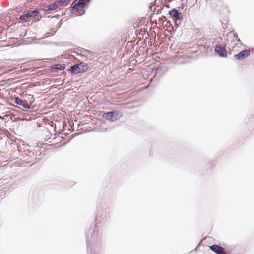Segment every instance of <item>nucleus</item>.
I'll return each mask as SVG.
<instances>
[{"instance_id":"obj_8","label":"nucleus","mask_w":254,"mask_h":254,"mask_svg":"<svg viewBox=\"0 0 254 254\" xmlns=\"http://www.w3.org/2000/svg\"><path fill=\"white\" fill-rule=\"evenodd\" d=\"M15 102L23 107L25 108H29L30 106L29 104L27 103V101L25 100H22V99H20L18 97L15 98Z\"/></svg>"},{"instance_id":"obj_11","label":"nucleus","mask_w":254,"mask_h":254,"mask_svg":"<svg viewBox=\"0 0 254 254\" xmlns=\"http://www.w3.org/2000/svg\"><path fill=\"white\" fill-rule=\"evenodd\" d=\"M169 14L171 17L174 18L176 23L177 20H179L181 19L178 10L175 9H173L170 10L169 12Z\"/></svg>"},{"instance_id":"obj_5","label":"nucleus","mask_w":254,"mask_h":254,"mask_svg":"<svg viewBox=\"0 0 254 254\" xmlns=\"http://www.w3.org/2000/svg\"><path fill=\"white\" fill-rule=\"evenodd\" d=\"M215 51L220 56L227 57V51L225 47L221 45H216L215 47Z\"/></svg>"},{"instance_id":"obj_13","label":"nucleus","mask_w":254,"mask_h":254,"mask_svg":"<svg viewBox=\"0 0 254 254\" xmlns=\"http://www.w3.org/2000/svg\"><path fill=\"white\" fill-rule=\"evenodd\" d=\"M89 0H76L74 1L73 3H75V5H79V6L80 5L84 7L86 4L89 1Z\"/></svg>"},{"instance_id":"obj_4","label":"nucleus","mask_w":254,"mask_h":254,"mask_svg":"<svg viewBox=\"0 0 254 254\" xmlns=\"http://www.w3.org/2000/svg\"><path fill=\"white\" fill-rule=\"evenodd\" d=\"M73 8L72 10V13L75 14V15L78 16L82 15L84 13L83 6H79V5H75V3H72Z\"/></svg>"},{"instance_id":"obj_10","label":"nucleus","mask_w":254,"mask_h":254,"mask_svg":"<svg viewBox=\"0 0 254 254\" xmlns=\"http://www.w3.org/2000/svg\"><path fill=\"white\" fill-rule=\"evenodd\" d=\"M57 8H59L58 7V5L56 2L55 1L53 3L44 6V8L43 9V10L44 11L47 12L48 11L54 10Z\"/></svg>"},{"instance_id":"obj_2","label":"nucleus","mask_w":254,"mask_h":254,"mask_svg":"<svg viewBox=\"0 0 254 254\" xmlns=\"http://www.w3.org/2000/svg\"><path fill=\"white\" fill-rule=\"evenodd\" d=\"M87 70V64L84 62H81L79 64L71 66L69 71L72 74H77L85 72Z\"/></svg>"},{"instance_id":"obj_12","label":"nucleus","mask_w":254,"mask_h":254,"mask_svg":"<svg viewBox=\"0 0 254 254\" xmlns=\"http://www.w3.org/2000/svg\"><path fill=\"white\" fill-rule=\"evenodd\" d=\"M55 2L57 4L59 9H61L62 7H64L68 4L67 0H59L55 1Z\"/></svg>"},{"instance_id":"obj_7","label":"nucleus","mask_w":254,"mask_h":254,"mask_svg":"<svg viewBox=\"0 0 254 254\" xmlns=\"http://www.w3.org/2000/svg\"><path fill=\"white\" fill-rule=\"evenodd\" d=\"M250 54L249 50H245L241 51L240 53L235 55V58L237 60L243 59L248 57Z\"/></svg>"},{"instance_id":"obj_9","label":"nucleus","mask_w":254,"mask_h":254,"mask_svg":"<svg viewBox=\"0 0 254 254\" xmlns=\"http://www.w3.org/2000/svg\"><path fill=\"white\" fill-rule=\"evenodd\" d=\"M115 115H118V113L116 112H109L105 113L103 117L107 120L113 121L116 119V118L114 117Z\"/></svg>"},{"instance_id":"obj_1","label":"nucleus","mask_w":254,"mask_h":254,"mask_svg":"<svg viewBox=\"0 0 254 254\" xmlns=\"http://www.w3.org/2000/svg\"><path fill=\"white\" fill-rule=\"evenodd\" d=\"M38 9H29V10L24 11L23 14L19 17V19L24 22H29L31 20L33 22H37L39 21L42 18V15L40 13Z\"/></svg>"},{"instance_id":"obj_3","label":"nucleus","mask_w":254,"mask_h":254,"mask_svg":"<svg viewBox=\"0 0 254 254\" xmlns=\"http://www.w3.org/2000/svg\"><path fill=\"white\" fill-rule=\"evenodd\" d=\"M237 40L241 44H242L241 40L239 38L237 33L230 32L227 35L226 45H228V48L234 50L235 47L232 43L233 41Z\"/></svg>"},{"instance_id":"obj_6","label":"nucleus","mask_w":254,"mask_h":254,"mask_svg":"<svg viewBox=\"0 0 254 254\" xmlns=\"http://www.w3.org/2000/svg\"><path fill=\"white\" fill-rule=\"evenodd\" d=\"M210 248L217 254H227L225 249L217 245H214L210 247Z\"/></svg>"},{"instance_id":"obj_14","label":"nucleus","mask_w":254,"mask_h":254,"mask_svg":"<svg viewBox=\"0 0 254 254\" xmlns=\"http://www.w3.org/2000/svg\"><path fill=\"white\" fill-rule=\"evenodd\" d=\"M65 68V66L64 64H57V65H55V68L56 69H60V70H64V69Z\"/></svg>"}]
</instances>
